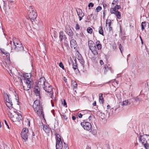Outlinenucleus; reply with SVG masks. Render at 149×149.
<instances>
[{
    "label": "nucleus",
    "mask_w": 149,
    "mask_h": 149,
    "mask_svg": "<svg viewBox=\"0 0 149 149\" xmlns=\"http://www.w3.org/2000/svg\"><path fill=\"white\" fill-rule=\"evenodd\" d=\"M91 43H88V46L90 49L91 51L92 52L94 55H98V52L97 51L96 46L98 50H100L102 48V45L100 43L99 41L97 40L96 42V45L92 41H91Z\"/></svg>",
    "instance_id": "1"
},
{
    "label": "nucleus",
    "mask_w": 149,
    "mask_h": 149,
    "mask_svg": "<svg viewBox=\"0 0 149 149\" xmlns=\"http://www.w3.org/2000/svg\"><path fill=\"white\" fill-rule=\"evenodd\" d=\"M33 109L37 115L40 116L43 114L42 107L40 106V101L36 100L33 106Z\"/></svg>",
    "instance_id": "2"
},
{
    "label": "nucleus",
    "mask_w": 149,
    "mask_h": 149,
    "mask_svg": "<svg viewBox=\"0 0 149 149\" xmlns=\"http://www.w3.org/2000/svg\"><path fill=\"white\" fill-rule=\"evenodd\" d=\"M149 136L147 134L140 135L139 138V141L144 145L146 149H149Z\"/></svg>",
    "instance_id": "3"
},
{
    "label": "nucleus",
    "mask_w": 149,
    "mask_h": 149,
    "mask_svg": "<svg viewBox=\"0 0 149 149\" xmlns=\"http://www.w3.org/2000/svg\"><path fill=\"white\" fill-rule=\"evenodd\" d=\"M28 13L29 17L32 22L37 17V14L32 6L29 7Z\"/></svg>",
    "instance_id": "4"
},
{
    "label": "nucleus",
    "mask_w": 149,
    "mask_h": 149,
    "mask_svg": "<svg viewBox=\"0 0 149 149\" xmlns=\"http://www.w3.org/2000/svg\"><path fill=\"white\" fill-rule=\"evenodd\" d=\"M14 44V48L15 51L17 52H23L24 53H26L27 51L24 49V47L22 44L20 42H13Z\"/></svg>",
    "instance_id": "5"
},
{
    "label": "nucleus",
    "mask_w": 149,
    "mask_h": 149,
    "mask_svg": "<svg viewBox=\"0 0 149 149\" xmlns=\"http://www.w3.org/2000/svg\"><path fill=\"white\" fill-rule=\"evenodd\" d=\"M43 88L46 92L49 93V96L51 98L53 99L54 92L52 91L53 88L52 86L47 82H46L45 86L43 87Z\"/></svg>",
    "instance_id": "6"
},
{
    "label": "nucleus",
    "mask_w": 149,
    "mask_h": 149,
    "mask_svg": "<svg viewBox=\"0 0 149 149\" xmlns=\"http://www.w3.org/2000/svg\"><path fill=\"white\" fill-rule=\"evenodd\" d=\"M14 114L11 113L10 118L13 122L19 121L22 119V116L17 111H14Z\"/></svg>",
    "instance_id": "7"
},
{
    "label": "nucleus",
    "mask_w": 149,
    "mask_h": 149,
    "mask_svg": "<svg viewBox=\"0 0 149 149\" xmlns=\"http://www.w3.org/2000/svg\"><path fill=\"white\" fill-rule=\"evenodd\" d=\"M24 82L25 85L23 86L24 89L25 91L29 90L30 88L33 86V82L31 81L28 80H24Z\"/></svg>",
    "instance_id": "8"
},
{
    "label": "nucleus",
    "mask_w": 149,
    "mask_h": 149,
    "mask_svg": "<svg viewBox=\"0 0 149 149\" xmlns=\"http://www.w3.org/2000/svg\"><path fill=\"white\" fill-rule=\"evenodd\" d=\"M56 149H61L63 148V143L59 134L56 135Z\"/></svg>",
    "instance_id": "9"
},
{
    "label": "nucleus",
    "mask_w": 149,
    "mask_h": 149,
    "mask_svg": "<svg viewBox=\"0 0 149 149\" xmlns=\"http://www.w3.org/2000/svg\"><path fill=\"white\" fill-rule=\"evenodd\" d=\"M81 125L87 131H91L92 130V125L90 123L84 121L81 123Z\"/></svg>",
    "instance_id": "10"
},
{
    "label": "nucleus",
    "mask_w": 149,
    "mask_h": 149,
    "mask_svg": "<svg viewBox=\"0 0 149 149\" xmlns=\"http://www.w3.org/2000/svg\"><path fill=\"white\" fill-rule=\"evenodd\" d=\"M28 131L29 130L27 128H24L23 129L21 132V137L24 140L25 142H26L28 140V136L27 133Z\"/></svg>",
    "instance_id": "11"
},
{
    "label": "nucleus",
    "mask_w": 149,
    "mask_h": 149,
    "mask_svg": "<svg viewBox=\"0 0 149 149\" xmlns=\"http://www.w3.org/2000/svg\"><path fill=\"white\" fill-rule=\"evenodd\" d=\"M110 13L111 14H115L117 18L119 19H121V14L120 12L117 10L115 8H111L110 9Z\"/></svg>",
    "instance_id": "12"
},
{
    "label": "nucleus",
    "mask_w": 149,
    "mask_h": 149,
    "mask_svg": "<svg viewBox=\"0 0 149 149\" xmlns=\"http://www.w3.org/2000/svg\"><path fill=\"white\" fill-rule=\"evenodd\" d=\"M46 79L44 77H42L40 79L38 85L40 87H43L45 85L46 82Z\"/></svg>",
    "instance_id": "13"
},
{
    "label": "nucleus",
    "mask_w": 149,
    "mask_h": 149,
    "mask_svg": "<svg viewBox=\"0 0 149 149\" xmlns=\"http://www.w3.org/2000/svg\"><path fill=\"white\" fill-rule=\"evenodd\" d=\"M65 31L69 36H73V33L69 25H67L66 26Z\"/></svg>",
    "instance_id": "14"
},
{
    "label": "nucleus",
    "mask_w": 149,
    "mask_h": 149,
    "mask_svg": "<svg viewBox=\"0 0 149 149\" xmlns=\"http://www.w3.org/2000/svg\"><path fill=\"white\" fill-rule=\"evenodd\" d=\"M34 92L35 95L37 96H38L39 98H40V90L38 86L34 88Z\"/></svg>",
    "instance_id": "15"
},
{
    "label": "nucleus",
    "mask_w": 149,
    "mask_h": 149,
    "mask_svg": "<svg viewBox=\"0 0 149 149\" xmlns=\"http://www.w3.org/2000/svg\"><path fill=\"white\" fill-rule=\"evenodd\" d=\"M71 47L72 48L75 49L77 47V43L76 41L73 39H71L70 41Z\"/></svg>",
    "instance_id": "16"
},
{
    "label": "nucleus",
    "mask_w": 149,
    "mask_h": 149,
    "mask_svg": "<svg viewBox=\"0 0 149 149\" xmlns=\"http://www.w3.org/2000/svg\"><path fill=\"white\" fill-rule=\"evenodd\" d=\"M31 74L30 73H26L25 74L23 77H22V79L24 80H30L29 79L31 77Z\"/></svg>",
    "instance_id": "17"
},
{
    "label": "nucleus",
    "mask_w": 149,
    "mask_h": 149,
    "mask_svg": "<svg viewBox=\"0 0 149 149\" xmlns=\"http://www.w3.org/2000/svg\"><path fill=\"white\" fill-rule=\"evenodd\" d=\"M6 104L10 109H11L13 108V104L11 100H7L6 102Z\"/></svg>",
    "instance_id": "18"
},
{
    "label": "nucleus",
    "mask_w": 149,
    "mask_h": 149,
    "mask_svg": "<svg viewBox=\"0 0 149 149\" xmlns=\"http://www.w3.org/2000/svg\"><path fill=\"white\" fill-rule=\"evenodd\" d=\"M59 38L60 41H62L63 39H67L66 36L63 35V31H61L59 33Z\"/></svg>",
    "instance_id": "19"
},
{
    "label": "nucleus",
    "mask_w": 149,
    "mask_h": 149,
    "mask_svg": "<svg viewBox=\"0 0 149 149\" xmlns=\"http://www.w3.org/2000/svg\"><path fill=\"white\" fill-rule=\"evenodd\" d=\"M77 11L79 17H83L84 16V13H83L81 10L78 9V10H77Z\"/></svg>",
    "instance_id": "20"
},
{
    "label": "nucleus",
    "mask_w": 149,
    "mask_h": 149,
    "mask_svg": "<svg viewBox=\"0 0 149 149\" xmlns=\"http://www.w3.org/2000/svg\"><path fill=\"white\" fill-rule=\"evenodd\" d=\"M43 130L47 133H48L50 132L49 128L46 125H43Z\"/></svg>",
    "instance_id": "21"
},
{
    "label": "nucleus",
    "mask_w": 149,
    "mask_h": 149,
    "mask_svg": "<svg viewBox=\"0 0 149 149\" xmlns=\"http://www.w3.org/2000/svg\"><path fill=\"white\" fill-rule=\"evenodd\" d=\"M0 50L3 54L6 55L7 57L9 56V54L4 49L1 48Z\"/></svg>",
    "instance_id": "22"
},
{
    "label": "nucleus",
    "mask_w": 149,
    "mask_h": 149,
    "mask_svg": "<svg viewBox=\"0 0 149 149\" xmlns=\"http://www.w3.org/2000/svg\"><path fill=\"white\" fill-rule=\"evenodd\" d=\"M102 95L103 94L102 93L99 94V101L100 102H101L102 104H103L104 102Z\"/></svg>",
    "instance_id": "23"
},
{
    "label": "nucleus",
    "mask_w": 149,
    "mask_h": 149,
    "mask_svg": "<svg viewBox=\"0 0 149 149\" xmlns=\"http://www.w3.org/2000/svg\"><path fill=\"white\" fill-rule=\"evenodd\" d=\"M78 59L79 60V61L81 64V65H83V67H84V60L83 58L82 57H79V58H78Z\"/></svg>",
    "instance_id": "24"
},
{
    "label": "nucleus",
    "mask_w": 149,
    "mask_h": 149,
    "mask_svg": "<svg viewBox=\"0 0 149 149\" xmlns=\"http://www.w3.org/2000/svg\"><path fill=\"white\" fill-rule=\"evenodd\" d=\"M111 20L110 19H107L106 20V26H108V27H110L111 26Z\"/></svg>",
    "instance_id": "25"
},
{
    "label": "nucleus",
    "mask_w": 149,
    "mask_h": 149,
    "mask_svg": "<svg viewBox=\"0 0 149 149\" xmlns=\"http://www.w3.org/2000/svg\"><path fill=\"white\" fill-rule=\"evenodd\" d=\"M103 69L104 70V74H106L108 70H110V68L108 67L107 66H105L104 68Z\"/></svg>",
    "instance_id": "26"
},
{
    "label": "nucleus",
    "mask_w": 149,
    "mask_h": 149,
    "mask_svg": "<svg viewBox=\"0 0 149 149\" xmlns=\"http://www.w3.org/2000/svg\"><path fill=\"white\" fill-rule=\"evenodd\" d=\"M129 102L128 100H124L123 101V102L121 103V105L122 106H126L129 104Z\"/></svg>",
    "instance_id": "27"
},
{
    "label": "nucleus",
    "mask_w": 149,
    "mask_h": 149,
    "mask_svg": "<svg viewBox=\"0 0 149 149\" xmlns=\"http://www.w3.org/2000/svg\"><path fill=\"white\" fill-rule=\"evenodd\" d=\"M99 33L102 35V36H104V33H103V31L102 29V26H100L99 28Z\"/></svg>",
    "instance_id": "28"
},
{
    "label": "nucleus",
    "mask_w": 149,
    "mask_h": 149,
    "mask_svg": "<svg viewBox=\"0 0 149 149\" xmlns=\"http://www.w3.org/2000/svg\"><path fill=\"white\" fill-rule=\"evenodd\" d=\"M141 30L143 31L144 29V28L146 26V22H143L141 23Z\"/></svg>",
    "instance_id": "29"
},
{
    "label": "nucleus",
    "mask_w": 149,
    "mask_h": 149,
    "mask_svg": "<svg viewBox=\"0 0 149 149\" xmlns=\"http://www.w3.org/2000/svg\"><path fill=\"white\" fill-rule=\"evenodd\" d=\"M72 85L74 88H76L77 86V84L75 81H72Z\"/></svg>",
    "instance_id": "30"
},
{
    "label": "nucleus",
    "mask_w": 149,
    "mask_h": 149,
    "mask_svg": "<svg viewBox=\"0 0 149 149\" xmlns=\"http://www.w3.org/2000/svg\"><path fill=\"white\" fill-rule=\"evenodd\" d=\"M87 31L88 33L91 34L92 33L93 29L89 27L87 28Z\"/></svg>",
    "instance_id": "31"
},
{
    "label": "nucleus",
    "mask_w": 149,
    "mask_h": 149,
    "mask_svg": "<svg viewBox=\"0 0 149 149\" xmlns=\"http://www.w3.org/2000/svg\"><path fill=\"white\" fill-rule=\"evenodd\" d=\"M73 68L74 70H76L77 68V67L76 63V61H75V63H73L72 64Z\"/></svg>",
    "instance_id": "32"
},
{
    "label": "nucleus",
    "mask_w": 149,
    "mask_h": 149,
    "mask_svg": "<svg viewBox=\"0 0 149 149\" xmlns=\"http://www.w3.org/2000/svg\"><path fill=\"white\" fill-rule=\"evenodd\" d=\"M4 97L5 100L6 101L7 100H10V95H7L6 96H4Z\"/></svg>",
    "instance_id": "33"
},
{
    "label": "nucleus",
    "mask_w": 149,
    "mask_h": 149,
    "mask_svg": "<svg viewBox=\"0 0 149 149\" xmlns=\"http://www.w3.org/2000/svg\"><path fill=\"white\" fill-rule=\"evenodd\" d=\"M102 9V8L100 6H98L96 9L95 10L96 11L97 13H98Z\"/></svg>",
    "instance_id": "34"
},
{
    "label": "nucleus",
    "mask_w": 149,
    "mask_h": 149,
    "mask_svg": "<svg viewBox=\"0 0 149 149\" xmlns=\"http://www.w3.org/2000/svg\"><path fill=\"white\" fill-rule=\"evenodd\" d=\"M100 116L101 118L103 119V118L105 117V115L104 113H101L100 114Z\"/></svg>",
    "instance_id": "35"
},
{
    "label": "nucleus",
    "mask_w": 149,
    "mask_h": 149,
    "mask_svg": "<svg viewBox=\"0 0 149 149\" xmlns=\"http://www.w3.org/2000/svg\"><path fill=\"white\" fill-rule=\"evenodd\" d=\"M119 2V0H113V1L112 4H117Z\"/></svg>",
    "instance_id": "36"
},
{
    "label": "nucleus",
    "mask_w": 149,
    "mask_h": 149,
    "mask_svg": "<svg viewBox=\"0 0 149 149\" xmlns=\"http://www.w3.org/2000/svg\"><path fill=\"white\" fill-rule=\"evenodd\" d=\"M116 6L115 7V8L117 10L118 9H120L121 8V7L120 5H117V4H116Z\"/></svg>",
    "instance_id": "37"
},
{
    "label": "nucleus",
    "mask_w": 149,
    "mask_h": 149,
    "mask_svg": "<svg viewBox=\"0 0 149 149\" xmlns=\"http://www.w3.org/2000/svg\"><path fill=\"white\" fill-rule=\"evenodd\" d=\"M59 66L61 68H62L63 69H64V67L63 65V63L61 62L59 63Z\"/></svg>",
    "instance_id": "38"
},
{
    "label": "nucleus",
    "mask_w": 149,
    "mask_h": 149,
    "mask_svg": "<svg viewBox=\"0 0 149 149\" xmlns=\"http://www.w3.org/2000/svg\"><path fill=\"white\" fill-rule=\"evenodd\" d=\"M133 99L136 102L139 101V99L138 97H134L133 98Z\"/></svg>",
    "instance_id": "39"
},
{
    "label": "nucleus",
    "mask_w": 149,
    "mask_h": 149,
    "mask_svg": "<svg viewBox=\"0 0 149 149\" xmlns=\"http://www.w3.org/2000/svg\"><path fill=\"white\" fill-rule=\"evenodd\" d=\"M94 6V4L92 3H89V4L88 5V7H89V9H90V7L91 6L92 7H93Z\"/></svg>",
    "instance_id": "40"
},
{
    "label": "nucleus",
    "mask_w": 149,
    "mask_h": 149,
    "mask_svg": "<svg viewBox=\"0 0 149 149\" xmlns=\"http://www.w3.org/2000/svg\"><path fill=\"white\" fill-rule=\"evenodd\" d=\"M75 29L76 30H79L80 29V26H79L78 24H76V26H75Z\"/></svg>",
    "instance_id": "41"
},
{
    "label": "nucleus",
    "mask_w": 149,
    "mask_h": 149,
    "mask_svg": "<svg viewBox=\"0 0 149 149\" xmlns=\"http://www.w3.org/2000/svg\"><path fill=\"white\" fill-rule=\"evenodd\" d=\"M122 46L121 44L119 45V48L120 50V52L122 53V50L121 49Z\"/></svg>",
    "instance_id": "42"
},
{
    "label": "nucleus",
    "mask_w": 149,
    "mask_h": 149,
    "mask_svg": "<svg viewBox=\"0 0 149 149\" xmlns=\"http://www.w3.org/2000/svg\"><path fill=\"white\" fill-rule=\"evenodd\" d=\"M64 148L65 149H69V148L68 147V146L64 142Z\"/></svg>",
    "instance_id": "43"
},
{
    "label": "nucleus",
    "mask_w": 149,
    "mask_h": 149,
    "mask_svg": "<svg viewBox=\"0 0 149 149\" xmlns=\"http://www.w3.org/2000/svg\"><path fill=\"white\" fill-rule=\"evenodd\" d=\"M84 114H82L81 113H79V114L78 116L79 118H81L82 117V116H84Z\"/></svg>",
    "instance_id": "44"
},
{
    "label": "nucleus",
    "mask_w": 149,
    "mask_h": 149,
    "mask_svg": "<svg viewBox=\"0 0 149 149\" xmlns=\"http://www.w3.org/2000/svg\"><path fill=\"white\" fill-rule=\"evenodd\" d=\"M63 117L66 120L68 119L67 117H66V116L65 115H63Z\"/></svg>",
    "instance_id": "45"
},
{
    "label": "nucleus",
    "mask_w": 149,
    "mask_h": 149,
    "mask_svg": "<svg viewBox=\"0 0 149 149\" xmlns=\"http://www.w3.org/2000/svg\"><path fill=\"white\" fill-rule=\"evenodd\" d=\"M63 105L64 106L67 105L66 102L65 100H63Z\"/></svg>",
    "instance_id": "46"
},
{
    "label": "nucleus",
    "mask_w": 149,
    "mask_h": 149,
    "mask_svg": "<svg viewBox=\"0 0 149 149\" xmlns=\"http://www.w3.org/2000/svg\"><path fill=\"white\" fill-rule=\"evenodd\" d=\"M92 132H93V134H94V135H95L96 134V133H97V132L96 131V130H93V131H92Z\"/></svg>",
    "instance_id": "47"
},
{
    "label": "nucleus",
    "mask_w": 149,
    "mask_h": 149,
    "mask_svg": "<svg viewBox=\"0 0 149 149\" xmlns=\"http://www.w3.org/2000/svg\"><path fill=\"white\" fill-rule=\"evenodd\" d=\"M100 64L101 65H102L104 64V63H103V61L101 60H100Z\"/></svg>",
    "instance_id": "48"
},
{
    "label": "nucleus",
    "mask_w": 149,
    "mask_h": 149,
    "mask_svg": "<svg viewBox=\"0 0 149 149\" xmlns=\"http://www.w3.org/2000/svg\"><path fill=\"white\" fill-rule=\"evenodd\" d=\"M51 102L52 106L53 107H54V102L52 100H51Z\"/></svg>",
    "instance_id": "49"
},
{
    "label": "nucleus",
    "mask_w": 149,
    "mask_h": 149,
    "mask_svg": "<svg viewBox=\"0 0 149 149\" xmlns=\"http://www.w3.org/2000/svg\"><path fill=\"white\" fill-rule=\"evenodd\" d=\"M3 6L4 7H6V3H5V1H3Z\"/></svg>",
    "instance_id": "50"
},
{
    "label": "nucleus",
    "mask_w": 149,
    "mask_h": 149,
    "mask_svg": "<svg viewBox=\"0 0 149 149\" xmlns=\"http://www.w3.org/2000/svg\"><path fill=\"white\" fill-rule=\"evenodd\" d=\"M7 95H8V94H7V93L5 92H3V95L4 96H6Z\"/></svg>",
    "instance_id": "51"
},
{
    "label": "nucleus",
    "mask_w": 149,
    "mask_h": 149,
    "mask_svg": "<svg viewBox=\"0 0 149 149\" xmlns=\"http://www.w3.org/2000/svg\"><path fill=\"white\" fill-rule=\"evenodd\" d=\"M93 106H95L96 105V101L94 102L93 103Z\"/></svg>",
    "instance_id": "52"
},
{
    "label": "nucleus",
    "mask_w": 149,
    "mask_h": 149,
    "mask_svg": "<svg viewBox=\"0 0 149 149\" xmlns=\"http://www.w3.org/2000/svg\"><path fill=\"white\" fill-rule=\"evenodd\" d=\"M76 119V117L75 116H72V119L73 120H75Z\"/></svg>",
    "instance_id": "53"
},
{
    "label": "nucleus",
    "mask_w": 149,
    "mask_h": 149,
    "mask_svg": "<svg viewBox=\"0 0 149 149\" xmlns=\"http://www.w3.org/2000/svg\"><path fill=\"white\" fill-rule=\"evenodd\" d=\"M86 149H91V148L89 146H87L86 147Z\"/></svg>",
    "instance_id": "54"
},
{
    "label": "nucleus",
    "mask_w": 149,
    "mask_h": 149,
    "mask_svg": "<svg viewBox=\"0 0 149 149\" xmlns=\"http://www.w3.org/2000/svg\"><path fill=\"white\" fill-rule=\"evenodd\" d=\"M4 122H5V124L6 125H8L7 123V121L6 120H4Z\"/></svg>",
    "instance_id": "55"
},
{
    "label": "nucleus",
    "mask_w": 149,
    "mask_h": 149,
    "mask_svg": "<svg viewBox=\"0 0 149 149\" xmlns=\"http://www.w3.org/2000/svg\"><path fill=\"white\" fill-rule=\"evenodd\" d=\"M103 15L104 17L105 15V10H104L103 11Z\"/></svg>",
    "instance_id": "56"
},
{
    "label": "nucleus",
    "mask_w": 149,
    "mask_h": 149,
    "mask_svg": "<svg viewBox=\"0 0 149 149\" xmlns=\"http://www.w3.org/2000/svg\"><path fill=\"white\" fill-rule=\"evenodd\" d=\"M91 116H88V119L90 120H91Z\"/></svg>",
    "instance_id": "57"
},
{
    "label": "nucleus",
    "mask_w": 149,
    "mask_h": 149,
    "mask_svg": "<svg viewBox=\"0 0 149 149\" xmlns=\"http://www.w3.org/2000/svg\"><path fill=\"white\" fill-rule=\"evenodd\" d=\"M79 17V18H80V19H79V21H81V20L82 19V17Z\"/></svg>",
    "instance_id": "58"
},
{
    "label": "nucleus",
    "mask_w": 149,
    "mask_h": 149,
    "mask_svg": "<svg viewBox=\"0 0 149 149\" xmlns=\"http://www.w3.org/2000/svg\"><path fill=\"white\" fill-rule=\"evenodd\" d=\"M32 132V136H35V134L33 132Z\"/></svg>",
    "instance_id": "59"
},
{
    "label": "nucleus",
    "mask_w": 149,
    "mask_h": 149,
    "mask_svg": "<svg viewBox=\"0 0 149 149\" xmlns=\"http://www.w3.org/2000/svg\"><path fill=\"white\" fill-rule=\"evenodd\" d=\"M109 27L110 30H111L112 29V28L111 26L110 27Z\"/></svg>",
    "instance_id": "60"
},
{
    "label": "nucleus",
    "mask_w": 149,
    "mask_h": 149,
    "mask_svg": "<svg viewBox=\"0 0 149 149\" xmlns=\"http://www.w3.org/2000/svg\"><path fill=\"white\" fill-rule=\"evenodd\" d=\"M107 108H108V109H109V108H110V106L109 105H107Z\"/></svg>",
    "instance_id": "61"
},
{
    "label": "nucleus",
    "mask_w": 149,
    "mask_h": 149,
    "mask_svg": "<svg viewBox=\"0 0 149 149\" xmlns=\"http://www.w3.org/2000/svg\"><path fill=\"white\" fill-rule=\"evenodd\" d=\"M52 111V113H53V114L54 115L55 114V113H54V110H53Z\"/></svg>",
    "instance_id": "62"
},
{
    "label": "nucleus",
    "mask_w": 149,
    "mask_h": 149,
    "mask_svg": "<svg viewBox=\"0 0 149 149\" xmlns=\"http://www.w3.org/2000/svg\"><path fill=\"white\" fill-rule=\"evenodd\" d=\"M9 1L11 2H13V1H12V0H9Z\"/></svg>",
    "instance_id": "63"
},
{
    "label": "nucleus",
    "mask_w": 149,
    "mask_h": 149,
    "mask_svg": "<svg viewBox=\"0 0 149 149\" xmlns=\"http://www.w3.org/2000/svg\"><path fill=\"white\" fill-rule=\"evenodd\" d=\"M130 54H129L128 55H127V56L128 57H129V56H130Z\"/></svg>",
    "instance_id": "64"
}]
</instances>
